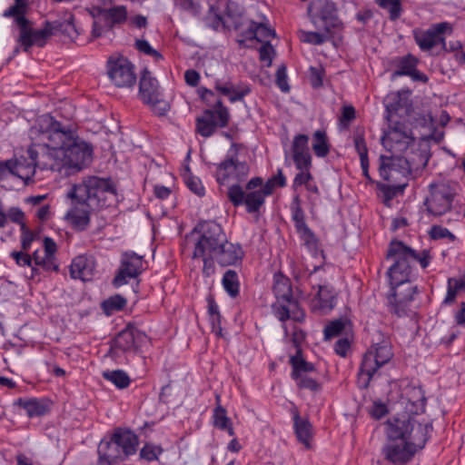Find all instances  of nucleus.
I'll list each match as a JSON object with an SVG mask.
<instances>
[{"label":"nucleus","instance_id":"obj_14","mask_svg":"<svg viewBox=\"0 0 465 465\" xmlns=\"http://www.w3.org/2000/svg\"><path fill=\"white\" fill-rule=\"evenodd\" d=\"M139 96L157 115H164L170 110V104L163 98L158 81L151 72L144 69L139 82Z\"/></svg>","mask_w":465,"mask_h":465},{"label":"nucleus","instance_id":"obj_39","mask_svg":"<svg viewBox=\"0 0 465 465\" xmlns=\"http://www.w3.org/2000/svg\"><path fill=\"white\" fill-rule=\"evenodd\" d=\"M297 34L302 42L313 45H321L326 43L334 35L330 31L317 29L316 31H306L300 29Z\"/></svg>","mask_w":465,"mask_h":465},{"label":"nucleus","instance_id":"obj_12","mask_svg":"<svg viewBox=\"0 0 465 465\" xmlns=\"http://www.w3.org/2000/svg\"><path fill=\"white\" fill-rule=\"evenodd\" d=\"M215 178L220 185L240 184L243 182L249 173L250 167L245 161H240L235 149H231L226 154L224 160L215 164Z\"/></svg>","mask_w":465,"mask_h":465},{"label":"nucleus","instance_id":"obj_43","mask_svg":"<svg viewBox=\"0 0 465 465\" xmlns=\"http://www.w3.org/2000/svg\"><path fill=\"white\" fill-rule=\"evenodd\" d=\"M350 328V322L345 319H338L329 322L324 328V339L330 340L333 337H338L342 333L348 334Z\"/></svg>","mask_w":465,"mask_h":465},{"label":"nucleus","instance_id":"obj_50","mask_svg":"<svg viewBox=\"0 0 465 465\" xmlns=\"http://www.w3.org/2000/svg\"><path fill=\"white\" fill-rule=\"evenodd\" d=\"M11 257L15 261V263L18 266H29L31 267V274L30 278L34 279L36 275L39 274V268L33 266V259L32 257L26 253V252H16L14 251L11 252Z\"/></svg>","mask_w":465,"mask_h":465},{"label":"nucleus","instance_id":"obj_63","mask_svg":"<svg viewBox=\"0 0 465 465\" xmlns=\"http://www.w3.org/2000/svg\"><path fill=\"white\" fill-rule=\"evenodd\" d=\"M350 349H351V341L347 335L345 337L340 338L335 342L334 351L341 357H346Z\"/></svg>","mask_w":465,"mask_h":465},{"label":"nucleus","instance_id":"obj_18","mask_svg":"<svg viewBox=\"0 0 465 465\" xmlns=\"http://www.w3.org/2000/svg\"><path fill=\"white\" fill-rule=\"evenodd\" d=\"M229 119V111L219 99L213 105V109L205 110L203 114L196 119V130L202 136L209 137L216 128L225 127Z\"/></svg>","mask_w":465,"mask_h":465},{"label":"nucleus","instance_id":"obj_3","mask_svg":"<svg viewBox=\"0 0 465 465\" xmlns=\"http://www.w3.org/2000/svg\"><path fill=\"white\" fill-rule=\"evenodd\" d=\"M67 196L77 199L81 204L99 209L112 204L116 197V189L111 179L88 176L72 185Z\"/></svg>","mask_w":465,"mask_h":465},{"label":"nucleus","instance_id":"obj_6","mask_svg":"<svg viewBox=\"0 0 465 465\" xmlns=\"http://www.w3.org/2000/svg\"><path fill=\"white\" fill-rule=\"evenodd\" d=\"M431 430V424H418L411 440H389L382 450L386 460L400 464L409 462L418 449L424 447Z\"/></svg>","mask_w":465,"mask_h":465},{"label":"nucleus","instance_id":"obj_58","mask_svg":"<svg viewBox=\"0 0 465 465\" xmlns=\"http://www.w3.org/2000/svg\"><path fill=\"white\" fill-rule=\"evenodd\" d=\"M276 84L283 93H288L290 91V86L287 81V74H286V66L282 64L278 67L276 71Z\"/></svg>","mask_w":465,"mask_h":465},{"label":"nucleus","instance_id":"obj_62","mask_svg":"<svg viewBox=\"0 0 465 465\" xmlns=\"http://www.w3.org/2000/svg\"><path fill=\"white\" fill-rule=\"evenodd\" d=\"M21 230V244L23 251L26 252L29 250L32 242L34 241V233L27 228L25 223H22Z\"/></svg>","mask_w":465,"mask_h":465},{"label":"nucleus","instance_id":"obj_22","mask_svg":"<svg viewBox=\"0 0 465 465\" xmlns=\"http://www.w3.org/2000/svg\"><path fill=\"white\" fill-rule=\"evenodd\" d=\"M143 270V257L134 252H125L122 256L121 266L113 283L115 287L126 284L130 279L140 275Z\"/></svg>","mask_w":465,"mask_h":465},{"label":"nucleus","instance_id":"obj_28","mask_svg":"<svg viewBox=\"0 0 465 465\" xmlns=\"http://www.w3.org/2000/svg\"><path fill=\"white\" fill-rule=\"evenodd\" d=\"M94 271L95 262L92 256L79 255L73 260L70 265L71 277L83 282L92 280Z\"/></svg>","mask_w":465,"mask_h":465},{"label":"nucleus","instance_id":"obj_47","mask_svg":"<svg viewBox=\"0 0 465 465\" xmlns=\"http://www.w3.org/2000/svg\"><path fill=\"white\" fill-rule=\"evenodd\" d=\"M292 211V219L294 223V227L296 231L307 227V223L305 222V214L301 206L300 197L297 195L292 199L291 204Z\"/></svg>","mask_w":465,"mask_h":465},{"label":"nucleus","instance_id":"obj_34","mask_svg":"<svg viewBox=\"0 0 465 465\" xmlns=\"http://www.w3.org/2000/svg\"><path fill=\"white\" fill-rule=\"evenodd\" d=\"M406 397L409 403L407 408L410 412L417 415L425 411L427 399L420 386L408 387L406 390Z\"/></svg>","mask_w":465,"mask_h":465},{"label":"nucleus","instance_id":"obj_52","mask_svg":"<svg viewBox=\"0 0 465 465\" xmlns=\"http://www.w3.org/2000/svg\"><path fill=\"white\" fill-rule=\"evenodd\" d=\"M126 299L123 296L116 294L114 295L107 300H105L103 303V309L106 314H112L114 312L121 311L126 305Z\"/></svg>","mask_w":465,"mask_h":465},{"label":"nucleus","instance_id":"obj_48","mask_svg":"<svg viewBox=\"0 0 465 465\" xmlns=\"http://www.w3.org/2000/svg\"><path fill=\"white\" fill-rule=\"evenodd\" d=\"M465 290V280L457 278H449L448 290L443 301L445 304L452 303L459 292Z\"/></svg>","mask_w":465,"mask_h":465},{"label":"nucleus","instance_id":"obj_4","mask_svg":"<svg viewBox=\"0 0 465 465\" xmlns=\"http://www.w3.org/2000/svg\"><path fill=\"white\" fill-rule=\"evenodd\" d=\"M272 292L276 302L272 303V309L275 317L284 322L292 320L302 322L305 312L301 308L299 302L293 297L291 280L282 272L273 275Z\"/></svg>","mask_w":465,"mask_h":465},{"label":"nucleus","instance_id":"obj_21","mask_svg":"<svg viewBox=\"0 0 465 465\" xmlns=\"http://www.w3.org/2000/svg\"><path fill=\"white\" fill-rule=\"evenodd\" d=\"M37 124L31 130L32 134H38L39 139L42 143L34 144L35 147L39 150L40 153L36 156L34 161L35 167L41 170H50L57 172L64 176L63 161L60 154V149H55L47 145V140H42V136L38 131L35 130Z\"/></svg>","mask_w":465,"mask_h":465},{"label":"nucleus","instance_id":"obj_60","mask_svg":"<svg viewBox=\"0 0 465 465\" xmlns=\"http://www.w3.org/2000/svg\"><path fill=\"white\" fill-rule=\"evenodd\" d=\"M296 381H297V385L301 389H307L312 391H318L321 389V385L317 381H315L314 379L310 378L306 375L298 378V380H296Z\"/></svg>","mask_w":465,"mask_h":465},{"label":"nucleus","instance_id":"obj_16","mask_svg":"<svg viewBox=\"0 0 465 465\" xmlns=\"http://www.w3.org/2000/svg\"><path fill=\"white\" fill-rule=\"evenodd\" d=\"M388 130L381 137L382 145L389 151L403 153L414 142L411 129L396 119H387Z\"/></svg>","mask_w":465,"mask_h":465},{"label":"nucleus","instance_id":"obj_54","mask_svg":"<svg viewBox=\"0 0 465 465\" xmlns=\"http://www.w3.org/2000/svg\"><path fill=\"white\" fill-rule=\"evenodd\" d=\"M33 262L38 267H41L45 271H57L58 265L54 261L50 260L45 253L41 254L38 251H35L32 256Z\"/></svg>","mask_w":465,"mask_h":465},{"label":"nucleus","instance_id":"obj_19","mask_svg":"<svg viewBox=\"0 0 465 465\" xmlns=\"http://www.w3.org/2000/svg\"><path fill=\"white\" fill-rule=\"evenodd\" d=\"M453 31L452 25L448 22H441L432 25L427 30L414 31L416 44L422 51H430L440 45L446 48L444 34L450 35Z\"/></svg>","mask_w":465,"mask_h":465},{"label":"nucleus","instance_id":"obj_44","mask_svg":"<svg viewBox=\"0 0 465 465\" xmlns=\"http://www.w3.org/2000/svg\"><path fill=\"white\" fill-rule=\"evenodd\" d=\"M222 284L226 292L232 298L238 296L240 292V282L238 273L233 270H227L222 279Z\"/></svg>","mask_w":465,"mask_h":465},{"label":"nucleus","instance_id":"obj_30","mask_svg":"<svg viewBox=\"0 0 465 465\" xmlns=\"http://www.w3.org/2000/svg\"><path fill=\"white\" fill-rule=\"evenodd\" d=\"M72 200V207L67 212L65 218L73 224V226L80 231H84L90 223V213L95 208L89 207L85 204L78 203L77 199Z\"/></svg>","mask_w":465,"mask_h":465},{"label":"nucleus","instance_id":"obj_9","mask_svg":"<svg viewBox=\"0 0 465 465\" xmlns=\"http://www.w3.org/2000/svg\"><path fill=\"white\" fill-rule=\"evenodd\" d=\"M262 185V178L253 177L245 185V190L240 184H232L227 196L233 206L244 204L249 213H258L264 204V194L258 187Z\"/></svg>","mask_w":465,"mask_h":465},{"label":"nucleus","instance_id":"obj_42","mask_svg":"<svg viewBox=\"0 0 465 465\" xmlns=\"http://www.w3.org/2000/svg\"><path fill=\"white\" fill-rule=\"evenodd\" d=\"M312 150L317 157H325L330 152V144L326 132L317 130L312 135Z\"/></svg>","mask_w":465,"mask_h":465},{"label":"nucleus","instance_id":"obj_64","mask_svg":"<svg viewBox=\"0 0 465 465\" xmlns=\"http://www.w3.org/2000/svg\"><path fill=\"white\" fill-rule=\"evenodd\" d=\"M197 258L203 259V273L204 276L210 277L215 272L214 262H216V261L213 258L212 255L197 256Z\"/></svg>","mask_w":465,"mask_h":465},{"label":"nucleus","instance_id":"obj_10","mask_svg":"<svg viewBox=\"0 0 465 465\" xmlns=\"http://www.w3.org/2000/svg\"><path fill=\"white\" fill-rule=\"evenodd\" d=\"M309 19L315 29L333 34L341 27L335 4L331 0H312L307 8Z\"/></svg>","mask_w":465,"mask_h":465},{"label":"nucleus","instance_id":"obj_57","mask_svg":"<svg viewBox=\"0 0 465 465\" xmlns=\"http://www.w3.org/2000/svg\"><path fill=\"white\" fill-rule=\"evenodd\" d=\"M275 55V50L269 41H266L259 49V58L262 62H266L269 67L272 65V59Z\"/></svg>","mask_w":465,"mask_h":465},{"label":"nucleus","instance_id":"obj_5","mask_svg":"<svg viewBox=\"0 0 465 465\" xmlns=\"http://www.w3.org/2000/svg\"><path fill=\"white\" fill-rule=\"evenodd\" d=\"M392 357L391 341L381 333H378L376 341H373L371 347L363 356L358 374L359 387L367 388L375 372L388 363Z\"/></svg>","mask_w":465,"mask_h":465},{"label":"nucleus","instance_id":"obj_46","mask_svg":"<svg viewBox=\"0 0 465 465\" xmlns=\"http://www.w3.org/2000/svg\"><path fill=\"white\" fill-rule=\"evenodd\" d=\"M103 377L119 389L127 388L131 382L130 377L122 370L104 371Z\"/></svg>","mask_w":465,"mask_h":465},{"label":"nucleus","instance_id":"obj_53","mask_svg":"<svg viewBox=\"0 0 465 465\" xmlns=\"http://www.w3.org/2000/svg\"><path fill=\"white\" fill-rule=\"evenodd\" d=\"M312 168V165H308L304 168H296L299 170V173H296L293 183H292V189L296 190L298 187L311 183L313 181V176L310 172V169Z\"/></svg>","mask_w":465,"mask_h":465},{"label":"nucleus","instance_id":"obj_61","mask_svg":"<svg viewBox=\"0 0 465 465\" xmlns=\"http://www.w3.org/2000/svg\"><path fill=\"white\" fill-rule=\"evenodd\" d=\"M185 183L187 187L196 195L203 196L204 194V187L199 178L194 176L186 177Z\"/></svg>","mask_w":465,"mask_h":465},{"label":"nucleus","instance_id":"obj_17","mask_svg":"<svg viewBox=\"0 0 465 465\" xmlns=\"http://www.w3.org/2000/svg\"><path fill=\"white\" fill-rule=\"evenodd\" d=\"M107 74L119 88H131L136 83L134 64L124 56H111L107 61Z\"/></svg>","mask_w":465,"mask_h":465},{"label":"nucleus","instance_id":"obj_56","mask_svg":"<svg viewBox=\"0 0 465 465\" xmlns=\"http://www.w3.org/2000/svg\"><path fill=\"white\" fill-rule=\"evenodd\" d=\"M304 245L310 250L317 249L318 240L313 232L307 226L296 231Z\"/></svg>","mask_w":465,"mask_h":465},{"label":"nucleus","instance_id":"obj_37","mask_svg":"<svg viewBox=\"0 0 465 465\" xmlns=\"http://www.w3.org/2000/svg\"><path fill=\"white\" fill-rule=\"evenodd\" d=\"M98 455L104 457L114 464L126 459L122 450L111 438L110 440H101L98 445Z\"/></svg>","mask_w":465,"mask_h":465},{"label":"nucleus","instance_id":"obj_41","mask_svg":"<svg viewBox=\"0 0 465 465\" xmlns=\"http://www.w3.org/2000/svg\"><path fill=\"white\" fill-rule=\"evenodd\" d=\"M290 363L292 367V378L298 380V378L304 376L306 372H312L315 370L314 365L306 361L302 356L300 349L297 350L296 354L292 356Z\"/></svg>","mask_w":465,"mask_h":465},{"label":"nucleus","instance_id":"obj_49","mask_svg":"<svg viewBox=\"0 0 465 465\" xmlns=\"http://www.w3.org/2000/svg\"><path fill=\"white\" fill-rule=\"evenodd\" d=\"M403 0H375L376 4L387 10L390 15V19L392 21L397 20L402 12V4Z\"/></svg>","mask_w":465,"mask_h":465},{"label":"nucleus","instance_id":"obj_23","mask_svg":"<svg viewBox=\"0 0 465 465\" xmlns=\"http://www.w3.org/2000/svg\"><path fill=\"white\" fill-rule=\"evenodd\" d=\"M243 255L244 252L242 246L229 242L226 236L212 256L219 265L226 267L240 263Z\"/></svg>","mask_w":465,"mask_h":465},{"label":"nucleus","instance_id":"obj_59","mask_svg":"<svg viewBox=\"0 0 465 465\" xmlns=\"http://www.w3.org/2000/svg\"><path fill=\"white\" fill-rule=\"evenodd\" d=\"M135 47L138 51L144 53L145 54L154 57L155 60L163 59V55L153 49L150 44L145 40H137L135 42Z\"/></svg>","mask_w":465,"mask_h":465},{"label":"nucleus","instance_id":"obj_8","mask_svg":"<svg viewBox=\"0 0 465 465\" xmlns=\"http://www.w3.org/2000/svg\"><path fill=\"white\" fill-rule=\"evenodd\" d=\"M191 237L193 240L194 250L193 258L197 256L213 255L226 234L222 226L213 221L200 223L192 232Z\"/></svg>","mask_w":465,"mask_h":465},{"label":"nucleus","instance_id":"obj_25","mask_svg":"<svg viewBox=\"0 0 465 465\" xmlns=\"http://www.w3.org/2000/svg\"><path fill=\"white\" fill-rule=\"evenodd\" d=\"M418 424L409 417L390 420L386 423L388 440H411V437L413 436Z\"/></svg>","mask_w":465,"mask_h":465},{"label":"nucleus","instance_id":"obj_33","mask_svg":"<svg viewBox=\"0 0 465 465\" xmlns=\"http://www.w3.org/2000/svg\"><path fill=\"white\" fill-rule=\"evenodd\" d=\"M292 415L293 429L297 440L307 449L310 448V440L312 437V426L308 419L302 418L296 407L291 409Z\"/></svg>","mask_w":465,"mask_h":465},{"label":"nucleus","instance_id":"obj_20","mask_svg":"<svg viewBox=\"0 0 465 465\" xmlns=\"http://www.w3.org/2000/svg\"><path fill=\"white\" fill-rule=\"evenodd\" d=\"M234 29L240 31L236 41L242 47H249L248 41L256 40L264 43L266 39L276 35L275 31L265 24L248 19L241 23H235Z\"/></svg>","mask_w":465,"mask_h":465},{"label":"nucleus","instance_id":"obj_1","mask_svg":"<svg viewBox=\"0 0 465 465\" xmlns=\"http://www.w3.org/2000/svg\"><path fill=\"white\" fill-rule=\"evenodd\" d=\"M47 140V145L60 149L63 161L64 176H70L86 168L92 162L93 146L74 135L68 127L64 126L50 114H43L37 119L35 128Z\"/></svg>","mask_w":465,"mask_h":465},{"label":"nucleus","instance_id":"obj_27","mask_svg":"<svg viewBox=\"0 0 465 465\" xmlns=\"http://www.w3.org/2000/svg\"><path fill=\"white\" fill-rule=\"evenodd\" d=\"M291 151L296 168H304L308 165H312V155L309 148L308 135H295L292 140Z\"/></svg>","mask_w":465,"mask_h":465},{"label":"nucleus","instance_id":"obj_51","mask_svg":"<svg viewBox=\"0 0 465 465\" xmlns=\"http://www.w3.org/2000/svg\"><path fill=\"white\" fill-rule=\"evenodd\" d=\"M380 160L381 162L379 168L381 177L388 182H392L399 171L391 163V158L381 155Z\"/></svg>","mask_w":465,"mask_h":465},{"label":"nucleus","instance_id":"obj_26","mask_svg":"<svg viewBox=\"0 0 465 465\" xmlns=\"http://www.w3.org/2000/svg\"><path fill=\"white\" fill-rule=\"evenodd\" d=\"M397 288L398 287L391 289V293L388 296L389 311L398 317L407 316L411 312L409 304L413 301V296L416 293L417 287L408 285L406 288L407 294L404 295L402 292H398Z\"/></svg>","mask_w":465,"mask_h":465},{"label":"nucleus","instance_id":"obj_29","mask_svg":"<svg viewBox=\"0 0 465 465\" xmlns=\"http://www.w3.org/2000/svg\"><path fill=\"white\" fill-rule=\"evenodd\" d=\"M335 302L334 288L329 284H318V292L312 301V310L326 313L334 308Z\"/></svg>","mask_w":465,"mask_h":465},{"label":"nucleus","instance_id":"obj_35","mask_svg":"<svg viewBox=\"0 0 465 465\" xmlns=\"http://www.w3.org/2000/svg\"><path fill=\"white\" fill-rule=\"evenodd\" d=\"M409 96V91L398 92L389 95L385 105L386 119H395V115L401 109L409 107L411 105Z\"/></svg>","mask_w":465,"mask_h":465},{"label":"nucleus","instance_id":"obj_45","mask_svg":"<svg viewBox=\"0 0 465 465\" xmlns=\"http://www.w3.org/2000/svg\"><path fill=\"white\" fill-rule=\"evenodd\" d=\"M213 419L214 427H216L222 430H226L230 436L234 435V431L232 427L231 420L227 417L226 410L224 408H223L220 405L217 406L214 409Z\"/></svg>","mask_w":465,"mask_h":465},{"label":"nucleus","instance_id":"obj_2","mask_svg":"<svg viewBox=\"0 0 465 465\" xmlns=\"http://www.w3.org/2000/svg\"><path fill=\"white\" fill-rule=\"evenodd\" d=\"M387 258L395 260L387 272L391 289L401 287L406 282H411L415 262H419L423 269L427 268L430 262V252L428 250L417 252L401 241L391 242L387 252Z\"/></svg>","mask_w":465,"mask_h":465},{"label":"nucleus","instance_id":"obj_31","mask_svg":"<svg viewBox=\"0 0 465 465\" xmlns=\"http://www.w3.org/2000/svg\"><path fill=\"white\" fill-rule=\"evenodd\" d=\"M97 18L108 28L124 24L127 19V9L124 5L113 7H97Z\"/></svg>","mask_w":465,"mask_h":465},{"label":"nucleus","instance_id":"obj_24","mask_svg":"<svg viewBox=\"0 0 465 465\" xmlns=\"http://www.w3.org/2000/svg\"><path fill=\"white\" fill-rule=\"evenodd\" d=\"M15 3L13 5L8 7L4 11L3 16L6 18H13L14 23L19 28V36L17 38V42L23 38H25L26 33L32 27V22L28 20L25 16L28 8H29V1L28 0H14Z\"/></svg>","mask_w":465,"mask_h":465},{"label":"nucleus","instance_id":"obj_36","mask_svg":"<svg viewBox=\"0 0 465 465\" xmlns=\"http://www.w3.org/2000/svg\"><path fill=\"white\" fill-rule=\"evenodd\" d=\"M15 404L23 408L30 418L43 416L50 410L49 402L45 399L21 398L17 400Z\"/></svg>","mask_w":465,"mask_h":465},{"label":"nucleus","instance_id":"obj_7","mask_svg":"<svg viewBox=\"0 0 465 465\" xmlns=\"http://www.w3.org/2000/svg\"><path fill=\"white\" fill-rule=\"evenodd\" d=\"M58 34L69 39H74L77 36L78 33L73 23V17L64 21H45L44 27L39 30H35L32 26L26 33L25 38H23L19 44L25 52H28L34 45L44 47L52 35Z\"/></svg>","mask_w":465,"mask_h":465},{"label":"nucleus","instance_id":"obj_32","mask_svg":"<svg viewBox=\"0 0 465 465\" xmlns=\"http://www.w3.org/2000/svg\"><path fill=\"white\" fill-rule=\"evenodd\" d=\"M111 438L126 458L136 452L138 437L132 430L118 428L114 430Z\"/></svg>","mask_w":465,"mask_h":465},{"label":"nucleus","instance_id":"obj_11","mask_svg":"<svg viewBox=\"0 0 465 465\" xmlns=\"http://www.w3.org/2000/svg\"><path fill=\"white\" fill-rule=\"evenodd\" d=\"M429 195L424 200V206L429 215L439 217L452 208L456 195V184L452 183H430Z\"/></svg>","mask_w":465,"mask_h":465},{"label":"nucleus","instance_id":"obj_55","mask_svg":"<svg viewBox=\"0 0 465 465\" xmlns=\"http://www.w3.org/2000/svg\"><path fill=\"white\" fill-rule=\"evenodd\" d=\"M162 452L163 449L160 446L147 443L141 449L140 458L147 461H153L158 460Z\"/></svg>","mask_w":465,"mask_h":465},{"label":"nucleus","instance_id":"obj_40","mask_svg":"<svg viewBox=\"0 0 465 465\" xmlns=\"http://www.w3.org/2000/svg\"><path fill=\"white\" fill-rule=\"evenodd\" d=\"M418 63V58L411 54L396 57L394 59V64L396 65L397 69L392 73V78L408 75L417 67Z\"/></svg>","mask_w":465,"mask_h":465},{"label":"nucleus","instance_id":"obj_13","mask_svg":"<svg viewBox=\"0 0 465 465\" xmlns=\"http://www.w3.org/2000/svg\"><path fill=\"white\" fill-rule=\"evenodd\" d=\"M144 338V333L129 324L112 341L108 354L115 361L123 363L124 360L126 359L125 355L137 351Z\"/></svg>","mask_w":465,"mask_h":465},{"label":"nucleus","instance_id":"obj_15","mask_svg":"<svg viewBox=\"0 0 465 465\" xmlns=\"http://www.w3.org/2000/svg\"><path fill=\"white\" fill-rule=\"evenodd\" d=\"M40 153L35 147L27 150L28 158H19L0 162V181L5 180L8 175H14L28 183L35 173V163L34 159Z\"/></svg>","mask_w":465,"mask_h":465},{"label":"nucleus","instance_id":"obj_38","mask_svg":"<svg viewBox=\"0 0 465 465\" xmlns=\"http://www.w3.org/2000/svg\"><path fill=\"white\" fill-rule=\"evenodd\" d=\"M215 89L223 95L228 96L232 103L242 101L250 93V88L248 87L238 88L231 82L222 83L220 80L215 82Z\"/></svg>","mask_w":465,"mask_h":465}]
</instances>
